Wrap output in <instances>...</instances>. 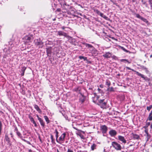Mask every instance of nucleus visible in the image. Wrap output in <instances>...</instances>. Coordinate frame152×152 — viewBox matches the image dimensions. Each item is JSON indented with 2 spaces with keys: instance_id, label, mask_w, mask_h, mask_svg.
I'll return each instance as SVG.
<instances>
[{
  "instance_id": "1",
  "label": "nucleus",
  "mask_w": 152,
  "mask_h": 152,
  "mask_svg": "<svg viewBox=\"0 0 152 152\" xmlns=\"http://www.w3.org/2000/svg\"><path fill=\"white\" fill-rule=\"evenodd\" d=\"M112 145L116 150L119 151L122 148L121 145L116 142L114 141L112 142Z\"/></svg>"
},
{
  "instance_id": "2",
  "label": "nucleus",
  "mask_w": 152,
  "mask_h": 152,
  "mask_svg": "<svg viewBox=\"0 0 152 152\" xmlns=\"http://www.w3.org/2000/svg\"><path fill=\"white\" fill-rule=\"evenodd\" d=\"M100 129L103 134L106 133L108 129L107 127L105 125H102L100 126Z\"/></svg>"
},
{
  "instance_id": "3",
  "label": "nucleus",
  "mask_w": 152,
  "mask_h": 152,
  "mask_svg": "<svg viewBox=\"0 0 152 152\" xmlns=\"http://www.w3.org/2000/svg\"><path fill=\"white\" fill-rule=\"evenodd\" d=\"M136 74L139 76L140 77L142 78H143L146 81H149L150 80V78L146 77H145L144 75L141 74L138 72H136Z\"/></svg>"
},
{
  "instance_id": "4",
  "label": "nucleus",
  "mask_w": 152,
  "mask_h": 152,
  "mask_svg": "<svg viewBox=\"0 0 152 152\" xmlns=\"http://www.w3.org/2000/svg\"><path fill=\"white\" fill-rule=\"evenodd\" d=\"M135 16L137 18L141 19L143 22L146 23H148V21L145 18L143 17H142V16H140V15L139 14H136Z\"/></svg>"
},
{
  "instance_id": "5",
  "label": "nucleus",
  "mask_w": 152,
  "mask_h": 152,
  "mask_svg": "<svg viewBox=\"0 0 152 152\" xmlns=\"http://www.w3.org/2000/svg\"><path fill=\"white\" fill-rule=\"evenodd\" d=\"M145 134H144V135L146 136V141H148L151 137V135L148 133V129H146L145 130Z\"/></svg>"
},
{
  "instance_id": "6",
  "label": "nucleus",
  "mask_w": 152,
  "mask_h": 152,
  "mask_svg": "<svg viewBox=\"0 0 152 152\" xmlns=\"http://www.w3.org/2000/svg\"><path fill=\"white\" fill-rule=\"evenodd\" d=\"M116 131L113 129L111 130L109 132V134L112 137H115L117 134Z\"/></svg>"
},
{
  "instance_id": "7",
  "label": "nucleus",
  "mask_w": 152,
  "mask_h": 152,
  "mask_svg": "<svg viewBox=\"0 0 152 152\" xmlns=\"http://www.w3.org/2000/svg\"><path fill=\"white\" fill-rule=\"evenodd\" d=\"M81 96H80L79 101L81 103H83L85 101L86 97L82 94H81Z\"/></svg>"
},
{
  "instance_id": "8",
  "label": "nucleus",
  "mask_w": 152,
  "mask_h": 152,
  "mask_svg": "<svg viewBox=\"0 0 152 152\" xmlns=\"http://www.w3.org/2000/svg\"><path fill=\"white\" fill-rule=\"evenodd\" d=\"M118 140L122 141L123 143H126V140H125L124 137L121 135H119L118 136Z\"/></svg>"
},
{
  "instance_id": "9",
  "label": "nucleus",
  "mask_w": 152,
  "mask_h": 152,
  "mask_svg": "<svg viewBox=\"0 0 152 152\" xmlns=\"http://www.w3.org/2000/svg\"><path fill=\"white\" fill-rule=\"evenodd\" d=\"M66 134L65 133H63L59 138V140L60 141H64V138Z\"/></svg>"
},
{
  "instance_id": "10",
  "label": "nucleus",
  "mask_w": 152,
  "mask_h": 152,
  "mask_svg": "<svg viewBox=\"0 0 152 152\" xmlns=\"http://www.w3.org/2000/svg\"><path fill=\"white\" fill-rule=\"evenodd\" d=\"M57 34L60 36H63L65 37H66L67 35L66 34L62 31H59L57 32Z\"/></svg>"
},
{
  "instance_id": "11",
  "label": "nucleus",
  "mask_w": 152,
  "mask_h": 152,
  "mask_svg": "<svg viewBox=\"0 0 152 152\" xmlns=\"http://www.w3.org/2000/svg\"><path fill=\"white\" fill-rule=\"evenodd\" d=\"M132 136L133 137L134 140H139L140 139V136L137 134L134 133L131 134Z\"/></svg>"
},
{
  "instance_id": "12",
  "label": "nucleus",
  "mask_w": 152,
  "mask_h": 152,
  "mask_svg": "<svg viewBox=\"0 0 152 152\" xmlns=\"http://www.w3.org/2000/svg\"><path fill=\"white\" fill-rule=\"evenodd\" d=\"M103 56L106 58H110L111 56V54L110 52H107L103 55Z\"/></svg>"
},
{
  "instance_id": "13",
  "label": "nucleus",
  "mask_w": 152,
  "mask_h": 152,
  "mask_svg": "<svg viewBox=\"0 0 152 152\" xmlns=\"http://www.w3.org/2000/svg\"><path fill=\"white\" fill-rule=\"evenodd\" d=\"M106 105H107V102H104L102 104L99 105L102 108H106Z\"/></svg>"
},
{
  "instance_id": "14",
  "label": "nucleus",
  "mask_w": 152,
  "mask_h": 152,
  "mask_svg": "<svg viewBox=\"0 0 152 152\" xmlns=\"http://www.w3.org/2000/svg\"><path fill=\"white\" fill-rule=\"evenodd\" d=\"M140 68L141 69H142V70H144L146 73H148L149 72V71L148 70V69L147 68L145 67V66H144L143 65H140Z\"/></svg>"
},
{
  "instance_id": "15",
  "label": "nucleus",
  "mask_w": 152,
  "mask_h": 152,
  "mask_svg": "<svg viewBox=\"0 0 152 152\" xmlns=\"http://www.w3.org/2000/svg\"><path fill=\"white\" fill-rule=\"evenodd\" d=\"M46 52L48 56H49V55H50L51 53V48H46Z\"/></svg>"
},
{
  "instance_id": "16",
  "label": "nucleus",
  "mask_w": 152,
  "mask_h": 152,
  "mask_svg": "<svg viewBox=\"0 0 152 152\" xmlns=\"http://www.w3.org/2000/svg\"><path fill=\"white\" fill-rule=\"evenodd\" d=\"M80 89L81 88L80 87L76 88L73 89V91H76L77 93H79L81 94H82L80 92Z\"/></svg>"
},
{
  "instance_id": "17",
  "label": "nucleus",
  "mask_w": 152,
  "mask_h": 152,
  "mask_svg": "<svg viewBox=\"0 0 152 152\" xmlns=\"http://www.w3.org/2000/svg\"><path fill=\"white\" fill-rule=\"evenodd\" d=\"M39 120L40 123L41 125L43 127L45 126V122L43 121V120L41 118H39Z\"/></svg>"
},
{
  "instance_id": "18",
  "label": "nucleus",
  "mask_w": 152,
  "mask_h": 152,
  "mask_svg": "<svg viewBox=\"0 0 152 152\" xmlns=\"http://www.w3.org/2000/svg\"><path fill=\"white\" fill-rule=\"evenodd\" d=\"M37 42L36 43V44L37 45H42L43 44V42L39 40H38V39L37 40Z\"/></svg>"
},
{
  "instance_id": "19",
  "label": "nucleus",
  "mask_w": 152,
  "mask_h": 152,
  "mask_svg": "<svg viewBox=\"0 0 152 152\" xmlns=\"http://www.w3.org/2000/svg\"><path fill=\"white\" fill-rule=\"evenodd\" d=\"M34 107L35 109L39 113L41 112V111L39 107L37 105H35Z\"/></svg>"
},
{
  "instance_id": "20",
  "label": "nucleus",
  "mask_w": 152,
  "mask_h": 152,
  "mask_svg": "<svg viewBox=\"0 0 152 152\" xmlns=\"http://www.w3.org/2000/svg\"><path fill=\"white\" fill-rule=\"evenodd\" d=\"M99 15L106 20H108L109 19V18L107 16L104 15L103 13L101 12L100 13V14Z\"/></svg>"
},
{
  "instance_id": "21",
  "label": "nucleus",
  "mask_w": 152,
  "mask_h": 152,
  "mask_svg": "<svg viewBox=\"0 0 152 152\" xmlns=\"http://www.w3.org/2000/svg\"><path fill=\"white\" fill-rule=\"evenodd\" d=\"M96 145L95 143H93L91 146V148L92 151H94L96 149Z\"/></svg>"
},
{
  "instance_id": "22",
  "label": "nucleus",
  "mask_w": 152,
  "mask_h": 152,
  "mask_svg": "<svg viewBox=\"0 0 152 152\" xmlns=\"http://www.w3.org/2000/svg\"><path fill=\"white\" fill-rule=\"evenodd\" d=\"M25 39L26 41V42H31V38L30 37L26 36L25 37Z\"/></svg>"
},
{
  "instance_id": "23",
  "label": "nucleus",
  "mask_w": 152,
  "mask_h": 152,
  "mask_svg": "<svg viewBox=\"0 0 152 152\" xmlns=\"http://www.w3.org/2000/svg\"><path fill=\"white\" fill-rule=\"evenodd\" d=\"M5 139L6 141H7L8 143L10 142V138H9L8 135L7 134H6L5 135Z\"/></svg>"
},
{
  "instance_id": "24",
  "label": "nucleus",
  "mask_w": 152,
  "mask_h": 152,
  "mask_svg": "<svg viewBox=\"0 0 152 152\" xmlns=\"http://www.w3.org/2000/svg\"><path fill=\"white\" fill-rule=\"evenodd\" d=\"M86 47H87L89 48H93V46L91 45L86 43H84V44Z\"/></svg>"
},
{
  "instance_id": "25",
  "label": "nucleus",
  "mask_w": 152,
  "mask_h": 152,
  "mask_svg": "<svg viewBox=\"0 0 152 152\" xmlns=\"http://www.w3.org/2000/svg\"><path fill=\"white\" fill-rule=\"evenodd\" d=\"M44 118L46 121L47 122V124H48L50 122V121L49 120L47 116H44Z\"/></svg>"
},
{
  "instance_id": "26",
  "label": "nucleus",
  "mask_w": 152,
  "mask_h": 152,
  "mask_svg": "<svg viewBox=\"0 0 152 152\" xmlns=\"http://www.w3.org/2000/svg\"><path fill=\"white\" fill-rule=\"evenodd\" d=\"M106 85L108 86V88L107 89V90L109 89V86H110V81H109L108 80H107L106 81Z\"/></svg>"
},
{
  "instance_id": "27",
  "label": "nucleus",
  "mask_w": 152,
  "mask_h": 152,
  "mask_svg": "<svg viewBox=\"0 0 152 152\" xmlns=\"http://www.w3.org/2000/svg\"><path fill=\"white\" fill-rule=\"evenodd\" d=\"M120 61L121 62H124L125 63H126V62H127L128 64H130L131 63L130 62H129L126 59H121L120 60Z\"/></svg>"
},
{
  "instance_id": "28",
  "label": "nucleus",
  "mask_w": 152,
  "mask_h": 152,
  "mask_svg": "<svg viewBox=\"0 0 152 152\" xmlns=\"http://www.w3.org/2000/svg\"><path fill=\"white\" fill-rule=\"evenodd\" d=\"M98 105H100V104H102V103H103V102H104V99H99V100H98Z\"/></svg>"
},
{
  "instance_id": "29",
  "label": "nucleus",
  "mask_w": 152,
  "mask_h": 152,
  "mask_svg": "<svg viewBox=\"0 0 152 152\" xmlns=\"http://www.w3.org/2000/svg\"><path fill=\"white\" fill-rule=\"evenodd\" d=\"M79 58L80 59H83L84 61H87V58L86 57L83 56H79Z\"/></svg>"
},
{
  "instance_id": "30",
  "label": "nucleus",
  "mask_w": 152,
  "mask_h": 152,
  "mask_svg": "<svg viewBox=\"0 0 152 152\" xmlns=\"http://www.w3.org/2000/svg\"><path fill=\"white\" fill-rule=\"evenodd\" d=\"M17 135L20 138H22V136L21 135V133L19 132H16Z\"/></svg>"
},
{
  "instance_id": "31",
  "label": "nucleus",
  "mask_w": 152,
  "mask_h": 152,
  "mask_svg": "<svg viewBox=\"0 0 152 152\" xmlns=\"http://www.w3.org/2000/svg\"><path fill=\"white\" fill-rule=\"evenodd\" d=\"M55 132L56 133V138H58V132L57 129H56L55 130Z\"/></svg>"
},
{
  "instance_id": "32",
  "label": "nucleus",
  "mask_w": 152,
  "mask_h": 152,
  "mask_svg": "<svg viewBox=\"0 0 152 152\" xmlns=\"http://www.w3.org/2000/svg\"><path fill=\"white\" fill-rule=\"evenodd\" d=\"M50 138L51 139V142L52 143H53L54 142V140L53 139V136L51 134H50Z\"/></svg>"
},
{
  "instance_id": "33",
  "label": "nucleus",
  "mask_w": 152,
  "mask_h": 152,
  "mask_svg": "<svg viewBox=\"0 0 152 152\" xmlns=\"http://www.w3.org/2000/svg\"><path fill=\"white\" fill-rule=\"evenodd\" d=\"M148 120L149 121L152 120V115H149L148 117V118L147 120Z\"/></svg>"
},
{
  "instance_id": "34",
  "label": "nucleus",
  "mask_w": 152,
  "mask_h": 152,
  "mask_svg": "<svg viewBox=\"0 0 152 152\" xmlns=\"http://www.w3.org/2000/svg\"><path fill=\"white\" fill-rule=\"evenodd\" d=\"M126 69H128L131 70H132V71L134 72H135L136 73V72H137V71H136L134 70V69H131L130 68H129V67L126 66Z\"/></svg>"
},
{
  "instance_id": "35",
  "label": "nucleus",
  "mask_w": 152,
  "mask_h": 152,
  "mask_svg": "<svg viewBox=\"0 0 152 152\" xmlns=\"http://www.w3.org/2000/svg\"><path fill=\"white\" fill-rule=\"evenodd\" d=\"M29 118L31 121V122H32L33 123L35 121L34 120V118L31 117V116H29Z\"/></svg>"
},
{
  "instance_id": "36",
  "label": "nucleus",
  "mask_w": 152,
  "mask_h": 152,
  "mask_svg": "<svg viewBox=\"0 0 152 152\" xmlns=\"http://www.w3.org/2000/svg\"><path fill=\"white\" fill-rule=\"evenodd\" d=\"M2 124L1 121H0V135L1 134V129H2Z\"/></svg>"
},
{
  "instance_id": "37",
  "label": "nucleus",
  "mask_w": 152,
  "mask_h": 152,
  "mask_svg": "<svg viewBox=\"0 0 152 152\" xmlns=\"http://www.w3.org/2000/svg\"><path fill=\"white\" fill-rule=\"evenodd\" d=\"M152 105H151L149 106H147V110H148L149 111L150 110H151V109L152 108Z\"/></svg>"
},
{
  "instance_id": "38",
  "label": "nucleus",
  "mask_w": 152,
  "mask_h": 152,
  "mask_svg": "<svg viewBox=\"0 0 152 152\" xmlns=\"http://www.w3.org/2000/svg\"><path fill=\"white\" fill-rule=\"evenodd\" d=\"M26 69V67H23L21 70V72H24L25 71V70Z\"/></svg>"
},
{
  "instance_id": "39",
  "label": "nucleus",
  "mask_w": 152,
  "mask_h": 152,
  "mask_svg": "<svg viewBox=\"0 0 152 152\" xmlns=\"http://www.w3.org/2000/svg\"><path fill=\"white\" fill-rule=\"evenodd\" d=\"M149 4L151 5V9H152V0H148Z\"/></svg>"
},
{
  "instance_id": "40",
  "label": "nucleus",
  "mask_w": 152,
  "mask_h": 152,
  "mask_svg": "<svg viewBox=\"0 0 152 152\" xmlns=\"http://www.w3.org/2000/svg\"><path fill=\"white\" fill-rule=\"evenodd\" d=\"M150 122H148L146 123V125L145 126L144 128H146L148 126L150 125Z\"/></svg>"
},
{
  "instance_id": "41",
  "label": "nucleus",
  "mask_w": 152,
  "mask_h": 152,
  "mask_svg": "<svg viewBox=\"0 0 152 152\" xmlns=\"http://www.w3.org/2000/svg\"><path fill=\"white\" fill-rule=\"evenodd\" d=\"M107 90L110 91H114V88L113 87H111L110 88H109V89Z\"/></svg>"
},
{
  "instance_id": "42",
  "label": "nucleus",
  "mask_w": 152,
  "mask_h": 152,
  "mask_svg": "<svg viewBox=\"0 0 152 152\" xmlns=\"http://www.w3.org/2000/svg\"><path fill=\"white\" fill-rule=\"evenodd\" d=\"M95 12L98 15H99L100 13H101V12H100L99 10H96Z\"/></svg>"
},
{
  "instance_id": "43",
  "label": "nucleus",
  "mask_w": 152,
  "mask_h": 152,
  "mask_svg": "<svg viewBox=\"0 0 152 152\" xmlns=\"http://www.w3.org/2000/svg\"><path fill=\"white\" fill-rule=\"evenodd\" d=\"M18 129L17 128V127L16 126L15 127V129H14V132H18Z\"/></svg>"
},
{
  "instance_id": "44",
  "label": "nucleus",
  "mask_w": 152,
  "mask_h": 152,
  "mask_svg": "<svg viewBox=\"0 0 152 152\" xmlns=\"http://www.w3.org/2000/svg\"><path fill=\"white\" fill-rule=\"evenodd\" d=\"M97 90H98V91L99 92H100L101 93H102V91H101V89H100L99 88H98Z\"/></svg>"
},
{
  "instance_id": "45",
  "label": "nucleus",
  "mask_w": 152,
  "mask_h": 152,
  "mask_svg": "<svg viewBox=\"0 0 152 152\" xmlns=\"http://www.w3.org/2000/svg\"><path fill=\"white\" fill-rule=\"evenodd\" d=\"M67 152H73V151L69 149H68L67 150Z\"/></svg>"
},
{
  "instance_id": "46",
  "label": "nucleus",
  "mask_w": 152,
  "mask_h": 152,
  "mask_svg": "<svg viewBox=\"0 0 152 152\" xmlns=\"http://www.w3.org/2000/svg\"><path fill=\"white\" fill-rule=\"evenodd\" d=\"M61 9L60 8H58V9H57V10H56V11L58 12H60L61 11Z\"/></svg>"
},
{
  "instance_id": "47",
  "label": "nucleus",
  "mask_w": 152,
  "mask_h": 152,
  "mask_svg": "<svg viewBox=\"0 0 152 152\" xmlns=\"http://www.w3.org/2000/svg\"><path fill=\"white\" fill-rule=\"evenodd\" d=\"M33 123L34 125L35 126V127L37 126V124H36L35 121Z\"/></svg>"
},
{
  "instance_id": "48",
  "label": "nucleus",
  "mask_w": 152,
  "mask_h": 152,
  "mask_svg": "<svg viewBox=\"0 0 152 152\" xmlns=\"http://www.w3.org/2000/svg\"><path fill=\"white\" fill-rule=\"evenodd\" d=\"M122 49L124 50V51H126V52H128V51L126 50L125 48H124L123 47H122Z\"/></svg>"
},
{
  "instance_id": "49",
  "label": "nucleus",
  "mask_w": 152,
  "mask_h": 152,
  "mask_svg": "<svg viewBox=\"0 0 152 152\" xmlns=\"http://www.w3.org/2000/svg\"><path fill=\"white\" fill-rule=\"evenodd\" d=\"M11 135V137H13V134H12V133H11L10 134Z\"/></svg>"
},
{
  "instance_id": "50",
  "label": "nucleus",
  "mask_w": 152,
  "mask_h": 152,
  "mask_svg": "<svg viewBox=\"0 0 152 152\" xmlns=\"http://www.w3.org/2000/svg\"><path fill=\"white\" fill-rule=\"evenodd\" d=\"M26 142H27L28 144H31L30 142L28 141H26Z\"/></svg>"
},
{
  "instance_id": "51",
  "label": "nucleus",
  "mask_w": 152,
  "mask_h": 152,
  "mask_svg": "<svg viewBox=\"0 0 152 152\" xmlns=\"http://www.w3.org/2000/svg\"><path fill=\"white\" fill-rule=\"evenodd\" d=\"M64 117H65V118L66 120H67L68 119V117L67 116H64Z\"/></svg>"
},
{
  "instance_id": "52",
  "label": "nucleus",
  "mask_w": 152,
  "mask_h": 152,
  "mask_svg": "<svg viewBox=\"0 0 152 152\" xmlns=\"http://www.w3.org/2000/svg\"><path fill=\"white\" fill-rule=\"evenodd\" d=\"M21 139H22V140L23 141H24V142H26V141H27V140H25V139H22V138H21Z\"/></svg>"
},
{
  "instance_id": "53",
  "label": "nucleus",
  "mask_w": 152,
  "mask_h": 152,
  "mask_svg": "<svg viewBox=\"0 0 152 152\" xmlns=\"http://www.w3.org/2000/svg\"><path fill=\"white\" fill-rule=\"evenodd\" d=\"M24 72H22V73L21 74V75L22 76H23V75H24Z\"/></svg>"
},
{
  "instance_id": "54",
  "label": "nucleus",
  "mask_w": 152,
  "mask_h": 152,
  "mask_svg": "<svg viewBox=\"0 0 152 152\" xmlns=\"http://www.w3.org/2000/svg\"><path fill=\"white\" fill-rule=\"evenodd\" d=\"M65 27L64 26H63L61 27L62 29L63 30L64 29H65Z\"/></svg>"
},
{
  "instance_id": "55",
  "label": "nucleus",
  "mask_w": 152,
  "mask_h": 152,
  "mask_svg": "<svg viewBox=\"0 0 152 152\" xmlns=\"http://www.w3.org/2000/svg\"><path fill=\"white\" fill-rule=\"evenodd\" d=\"M142 1L143 3L144 4H145V2L143 0H142Z\"/></svg>"
},
{
  "instance_id": "56",
  "label": "nucleus",
  "mask_w": 152,
  "mask_h": 152,
  "mask_svg": "<svg viewBox=\"0 0 152 152\" xmlns=\"http://www.w3.org/2000/svg\"><path fill=\"white\" fill-rule=\"evenodd\" d=\"M29 152H32V151L31 149H29L28 151Z\"/></svg>"
},
{
  "instance_id": "57",
  "label": "nucleus",
  "mask_w": 152,
  "mask_h": 152,
  "mask_svg": "<svg viewBox=\"0 0 152 152\" xmlns=\"http://www.w3.org/2000/svg\"><path fill=\"white\" fill-rule=\"evenodd\" d=\"M37 116L38 118V119L39 120V118H40V117H39V116L38 115H37Z\"/></svg>"
},
{
  "instance_id": "58",
  "label": "nucleus",
  "mask_w": 152,
  "mask_h": 152,
  "mask_svg": "<svg viewBox=\"0 0 152 152\" xmlns=\"http://www.w3.org/2000/svg\"><path fill=\"white\" fill-rule=\"evenodd\" d=\"M39 140L40 141H41V142H42V140H41V139L40 138V137L39 136Z\"/></svg>"
},
{
  "instance_id": "59",
  "label": "nucleus",
  "mask_w": 152,
  "mask_h": 152,
  "mask_svg": "<svg viewBox=\"0 0 152 152\" xmlns=\"http://www.w3.org/2000/svg\"><path fill=\"white\" fill-rule=\"evenodd\" d=\"M56 141H57V142H58V143H59V142H58V138H56Z\"/></svg>"
},
{
  "instance_id": "60",
  "label": "nucleus",
  "mask_w": 152,
  "mask_h": 152,
  "mask_svg": "<svg viewBox=\"0 0 152 152\" xmlns=\"http://www.w3.org/2000/svg\"><path fill=\"white\" fill-rule=\"evenodd\" d=\"M149 115H152V111H151V113H150Z\"/></svg>"
},
{
  "instance_id": "61",
  "label": "nucleus",
  "mask_w": 152,
  "mask_h": 152,
  "mask_svg": "<svg viewBox=\"0 0 152 152\" xmlns=\"http://www.w3.org/2000/svg\"><path fill=\"white\" fill-rule=\"evenodd\" d=\"M100 87H101V88H102V87H102V85H100Z\"/></svg>"
},
{
  "instance_id": "62",
  "label": "nucleus",
  "mask_w": 152,
  "mask_h": 152,
  "mask_svg": "<svg viewBox=\"0 0 152 152\" xmlns=\"http://www.w3.org/2000/svg\"><path fill=\"white\" fill-rule=\"evenodd\" d=\"M57 152H59V151H58V149H57Z\"/></svg>"
},
{
  "instance_id": "63",
  "label": "nucleus",
  "mask_w": 152,
  "mask_h": 152,
  "mask_svg": "<svg viewBox=\"0 0 152 152\" xmlns=\"http://www.w3.org/2000/svg\"><path fill=\"white\" fill-rule=\"evenodd\" d=\"M104 152H105V149H104Z\"/></svg>"
},
{
  "instance_id": "64",
  "label": "nucleus",
  "mask_w": 152,
  "mask_h": 152,
  "mask_svg": "<svg viewBox=\"0 0 152 152\" xmlns=\"http://www.w3.org/2000/svg\"><path fill=\"white\" fill-rule=\"evenodd\" d=\"M6 49V48H5V49H4V51H5Z\"/></svg>"
}]
</instances>
